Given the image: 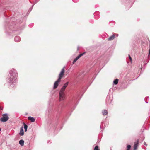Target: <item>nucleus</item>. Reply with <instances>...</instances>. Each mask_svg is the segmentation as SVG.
Segmentation results:
<instances>
[{
	"instance_id": "nucleus-1",
	"label": "nucleus",
	"mask_w": 150,
	"mask_h": 150,
	"mask_svg": "<svg viewBox=\"0 0 150 150\" xmlns=\"http://www.w3.org/2000/svg\"><path fill=\"white\" fill-rule=\"evenodd\" d=\"M10 76L8 79V81L12 84L16 83L17 82L16 77L17 76V73L16 71L14 69H12L9 72Z\"/></svg>"
},
{
	"instance_id": "nucleus-12",
	"label": "nucleus",
	"mask_w": 150,
	"mask_h": 150,
	"mask_svg": "<svg viewBox=\"0 0 150 150\" xmlns=\"http://www.w3.org/2000/svg\"><path fill=\"white\" fill-rule=\"evenodd\" d=\"M115 37V36L114 35H113L111 36H110L108 38V40L110 41L113 40L114 39Z\"/></svg>"
},
{
	"instance_id": "nucleus-21",
	"label": "nucleus",
	"mask_w": 150,
	"mask_h": 150,
	"mask_svg": "<svg viewBox=\"0 0 150 150\" xmlns=\"http://www.w3.org/2000/svg\"><path fill=\"white\" fill-rule=\"evenodd\" d=\"M117 35H116V36H118V34H117Z\"/></svg>"
},
{
	"instance_id": "nucleus-17",
	"label": "nucleus",
	"mask_w": 150,
	"mask_h": 150,
	"mask_svg": "<svg viewBox=\"0 0 150 150\" xmlns=\"http://www.w3.org/2000/svg\"><path fill=\"white\" fill-rule=\"evenodd\" d=\"M94 150H99L98 147V146H96L94 148Z\"/></svg>"
},
{
	"instance_id": "nucleus-20",
	"label": "nucleus",
	"mask_w": 150,
	"mask_h": 150,
	"mask_svg": "<svg viewBox=\"0 0 150 150\" xmlns=\"http://www.w3.org/2000/svg\"><path fill=\"white\" fill-rule=\"evenodd\" d=\"M150 54V50H149V55Z\"/></svg>"
},
{
	"instance_id": "nucleus-19",
	"label": "nucleus",
	"mask_w": 150,
	"mask_h": 150,
	"mask_svg": "<svg viewBox=\"0 0 150 150\" xmlns=\"http://www.w3.org/2000/svg\"><path fill=\"white\" fill-rule=\"evenodd\" d=\"M144 145H146V143L144 142Z\"/></svg>"
},
{
	"instance_id": "nucleus-22",
	"label": "nucleus",
	"mask_w": 150,
	"mask_h": 150,
	"mask_svg": "<svg viewBox=\"0 0 150 150\" xmlns=\"http://www.w3.org/2000/svg\"><path fill=\"white\" fill-rule=\"evenodd\" d=\"M117 35H116V36H118V34H117Z\"/></svg>"
},
{
	"instance_id": "nucleus-15",
	"label": "nucleus",
	"mask_w": 150,
	"mask_h": 150,
	"mask_svg": "<svg viewBox=\"0 0 150 150\" xmlns=\"http://www.w3.org/2000/svg\"><path fill=\"white\" fill-rule=\"evenodd\" d=\"M102 113L104 115H106L108 113L107 112L106 110H104V111L102 112Z\"/></svg>"
},
{
	"instance_id": "nucleus-3",
	"label": "nucleus",
	"mask_w": 150,
	"mask_h": 150,
	"mask_svg": "<svg viewBox=\"0 0 150 150\" xmlns=\"http://www.w3.org/2000/svg\"><path fill=\"white\" fill-rule=\"evenodd\" d=\"M8 119L9 117L8 115L6 113L3 115L2 117L1 118L0 120L2 122H6Z\"/></svg>"
},
{
	"instance_id": "nucleus-24",
	"label": "nucleus",
	"mask_w": 150,
	"mask_h": 150,
	"mask_svg": "<svg viewBox=\"0 0 150 150\" xmlns=\"http://www.w3.org/2000/svg\"><path fill=\"white\" fill-rule=\"evenodd\" d=\"M127 150H129L127 149Z\"/></svg>"
},
{
	"instance_id": "nucleus-7",
	"label": "nucleus",
	"mask_w": 150,
	"mask_h": 150,
	"mask_svg": "<svg viewBox=\"0 0 150 150\" xmlns=\"http://www.w3.org/2000/svg\"><path fill=\"white\" fill-rule=\"evenodd\" d=\"M139 143V141L138 140H137L136 142H135L134 143V150H136V149L137 148V147L138 146Z\"/></svg>"
},
{
	"instance_id": "nucleus-10",
	"label": "nucleus",
	"mask_w": 150,
	"mask_h": 150,
	"mask_svg": "<svg viewBox=\"0 0 150 150\" xmlns=\"http://www.w3.org/2000/svg\"><path fill=\"white\" fill-rule=\"evenodd\" d=\"M19 144L21 145V146H23L24 144V141L23 140L21 139L19 141Z\"/></svg>"
},
{
	"instance_id": "nucleus-6",
	"label": "nucleus",
	"mask_w": 150,
	"mask_h": 150,
	"mask_svg": "<svg viewBox=\"0 0 150 150\" xmlns=\"http://www.w3.org/2000/svg\"><path fill=\"white\" fill-rule=\"evenodd\" d=\"M85 53H83L79 55L76 57L74 59V60L73 62V64H74L75 62L78 59L80 58Z\"/></svg>"
},
{
	"instance_id": "nucleus-5",
	"label": "nucleus",
	"mask_w": 150,
	"mask_h": 150,
	"mask_svg": "<svg viewBox=\"0 0 150 150\" xmlns=\"http://www.w3.org/2000/svg\"><path fill=\"white\" fill-rule=\"evenodd\" d=\"M60 81L61 80L60 79L59 80V79H58L54 83L53 87L54 89H55L57 88L58 85L59 83L60 82Z\"/></svg>"
},
{
	"instance_id": "nucleus-8",
	"label": "nucleus",
	"mask_w": 150,
	"mask_h": 150,
	"mask_svg": "<svg viewBox=\"0 0 150 150\" xmlns=\"http://www.w3.org/2000/svg\"><path fill=\"white\" fill-rule=\"evenodd\" d=\"M19 134L21 136H23L24 134L23 129V127L21 128V130L19 133Z\"/></svg>"
},
{
	"instance_id": "nucleus-14",
	"label": "nucleus",
	"mask_w": 150,
	"mask_h": 150,
	"mask_svg": "<svg viewBox=\"0 0 150 150\" xmlns=\"http://www.w3.org/2000/svg\"><path fill=\"white\" fill-rule=\"evenodd\" d=\"M24 127L25 129V131L26 132L27 131V129L28 128L27 125H26L25 123H24Z\"/></svg>"
},
{
	"instance_id": "nucleus-23",
	"label": "nucleus",
	"mask_w": 150,
	"mask_h": 150,
	"mask_svg": "<svg viewBox=\"0 0 150 150\" xmlns=\"http://www.w3.org/2000/svg\"><path fill=\"white\" fill-rule=\"evenodd\" d=\"M1 128H0V131H1Z\"/></svg>"
},
{
	"instance_id": "nucleus-18",
	"label": "nucleus",
	"mask_w": 150,
	"mask_h": 150,
	"mask_svg": "<svg viewBox=\"0 0 150 150\" xmlns=\"http://www.w3.org/2000/svg\"><path fill=\"white\" fill-rule=\"evenodd\" d=\"M129 57L130 61L131 62L132 61V59L129 55Z\"/></svg>"
},
{
	"instance_id": "nucleus-16",
	"label": "nucleus",
	"mask_w": 150,
	"mask_h": 150,
	"mask_svg": "<svg viewBox=\"0 0 150 150\" xmlns=\"http://www.w3.org/2000/svg\"><path fill=\"white\" fill-rule=\"evenodd\" d=\"M131 146L130 145H128L127 146V149L128 150H129L131 148Z\"/></svg>"
},
{
	"instance_id": "nucleus-4",
	"label": "nucleus",
	"mask_w": 150,
	"mask_h": 150,
	"mask_svg": "<svg viewBox=\"0 0 150 150\" xmlns=\"http://www.w3.org/2000/svg\"><path fill=\"white\" fill-rule=\"evenodd\" d=\"M65 72V70L64 67L61 70V71L59 75V77L58 79L59 80L60 79L61 80L62 78L63 77V75H64Z\"/></svg>"
},
{
	"instance_id": "nucleus-9",
	"label": "nucleus",
	"mask_w": 150,
	"mask_h": 150,
	"mask_svg": "<svg viewBox=\"0 0 150 150\" xmlns=\"http://www.w3.org/2000/svg\"><path fill=\"white\" fill-rule=\"evenodd\" d=\"M14 40L16 42H18L20 40V38L19 36H17L15 37Z\"/></svg>"
},
{
	"instance_id": "nucleus-13",
	"label": "nucleus",
	"mask_w": 150,
	"mask_h": 150,
	"mask_svg": "<svg viewBox=\"0 0 150 150\" xmlns=\"http://www.w3.org/2000/svg\"><path fill=\"white\" fill-rule=\"evenodd\" d=\"M118 82V79H116L114 80L113 81V83L115 85L117 84Z\"/></svg>"
},
{
	"instance_id": "nucleus-11",
	"label": "nucleus",
	"mask_w": 150,
	"mask_h": 150,
	"mask_svg": "<svg viewBox=\"0 0 150 150\" xmlns=\"http://www.w3.org/2000/svg\"><path fill=\"white\" fill-rule=\"evenodd\" d=\"M28 119L30 120L32 122H34L35 120V119L33 117L30 116L28 117Z\"/></svg>"
},
{
	"instance_id": "nucleus-2",
	"label": "nucleus",
	"mask_w": 150,
	"mask_h": 150,
	"mask_svg": "<svg viewBox=\"0 0 150 150\" xmlns=\"http://www.w3.org/2000/svg\"><path fill=\"white\" fill-rule=\"evenodd\" d=\"M68 82H67L64 84L60 91L59 94V101H61L64 98V91L66 87L67 86Z\"/></svg>"
}]
</instances>
